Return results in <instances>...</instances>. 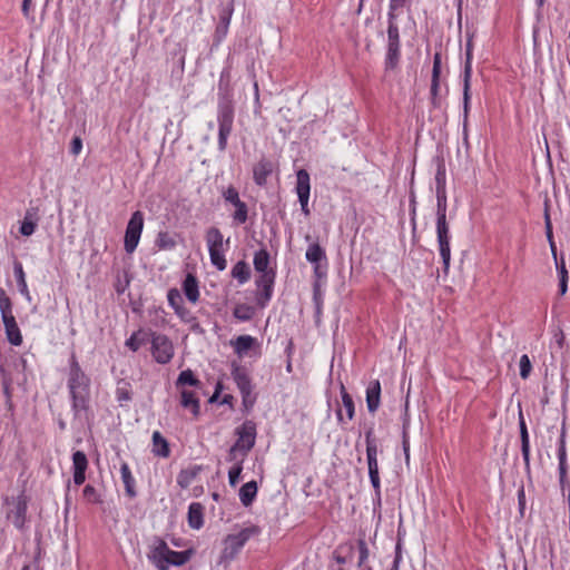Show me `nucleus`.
Masks as SVG:
<instances>
[{
    "label": "nucleus",
    "mask_w": 570,
    "mask_h": 570,
    "mask_svg": "<svg viewBox=\"0 0 570 570\" xmlns=\"http://www.w3.org/2000/svg\"><path fill=\"white\" fill-rule=\"evenodd\" d=\"M261 533L262 528L259 525L250 524L237 533L227 534L223 540L224 548L219 556V563L227 564L235 560L247 541L250 538L258 537Z\"/></svg>",
    "instance_id": "nucleus-4"
},
{
    "label": "nucleus",
    "mask_w": 570,
    "mask_h": 570,
    "mask_svg": "<svg viewBox=\"0 0 570 570\" xmlns=\"http://www.w3.org/2000/svg\"><path fill=\"white\" fill-rule=\"evenodd\" d=\"M223 197L227 203H230L232 205L240 200L238 190L232 185L223 191Z\"/></svg>",
    "instance_id": "nucleus-64"
},
{
    "label": "nucleus",
    "mask_w": 570,
    "mask_h": 570,
    "mask_svg": "<svg viewBox=\"0 0 570 570\" xmlns=\"http://www.w3.org/2000/svg\"><path fill=\"white\" fill-rule=\"evenodd\" d=\"M68 363L67 387L73 421H85L90 430L95 419L91 409V379L82 371L75 351L71 352Z\"/></svg>",
    "instance_id": "nucleus-1"
},
{
    "label": "nucleus",
    "mask_w": 570,
    "mask_h": 570,
    "mask_svg": "<svg viewBox=\"0 0 570 570\" xmlns=\"http://www.w3.org/2000/svg\"><path fill=\"white\" fill-rule=\"evenodd\" d=\"M234 12V1L222 4L218 11V23L214 32V45L218 46L228 32V27Z\"/></svg>",
    "instance_id": "nucleus-17"
},
{
    "label": "nucleus",
    "mask_w": 570,
    "mask_h": 570,
    "mask_svg": "<svg viewBox=\"0 0 570 570\" xmlns=\"http://www.w3.org/2000/svg\"><path fill=\"white\" fill-rule=\"evenodd\" d=\"M140 237L125 234L124 247L126 253L131 254L136 250Z\"/></svg>",
    "instance_id": "nucleus-62"
},
{
    "label": "nucleus",
    "mask_w": 570,
    "mask_h": 570,
    "mask_svg": "<svg viewBox=\"0 0 570 570\" xmlns=\"http://www.w3.org/2000/svg\"><path fill=\"white\" fill-rule=\"evenodd\" d=\"M121 480L125 485V493L129 499H135L138 494L136 490V481L130 471L128 463L122 462L120 465Z\"/></svg>",
    "instance_id": "nucleus-31"
},
{
    "label": "nucleus",
    "mask_w": 570,
    "mask_h": 570,
    "mask_svg": "<svg viewBox=\"0 0 570 570\" xmlns=\"http://www.w3.org/2000/svg\"><path fill=\"white\" fill-rule=\"evenodd\" d=\"M225 250H209L210 263L218 269L224 271L227 266Z\"/></svg>",
    "instance_id": "nucleus-54"
},
{
    "label": "nucleus",
    "mask_w": 570,
    "mask_h": 570,
    "mask_svg": "<svg viewBox=\"0 0 570 570\" xmlns=\"http://www.w3.org/2000/svg\"><path fill=\"white\" fill-rule=\"evenodd\" d=\"M436 237L439 244V252L442 259V271L446 275L451 262V247H450V229L449 224L436 225Z\"/></svg>",
    "instance_id": "nucleus-16"
},
{
    "label": "nucleus",
    "mask_w": 570,
    "mask_h": 570,
    "mask_svg": "<svg viewBox=\"0 0 570 570\" xmlns=\"http://www.w3.org/2000/svg\"><path fill=\"white\" fill-rule=\"evenodd\" d=\"M256 314V307L246 303L236 304L233 316L239 322H249Z\"/></svg>",
    "instance_id": "nucleus-43"
},
{
    "label": "nucleus",
    "mask_w": 570,
    "mask_h": 570,
    "mask_svg": "<svg viewBox=\"0 0 570 570\" xmlns=\"http://www.w3.org/2000/svg\"><path fill=\"white\" fill-rule=\"evenodd\" d=\"M383 450L379 446L366 448V463L368 472H380L379 470V453H382Z\"/></svg>",
    "instance_id": "nucleus-46"
},
{
    "label": "nucleus",
    "mask_w": 570,
    "mask_h": 570,
    "mask_svg": "<svg viewBox=\"0 0 570 570\" xmlns=\"http://www.w3.org/2000/svg\"><path fill=\"white\" fill-rule=\"evenodd\" d=\"M33 209H28L24 214L23 219L20 223L19 233L22 236L29 237L31 236L38 225V217L36 213L32 212Z\"/></svg>",
    "instance_id": "nucleus-38"
},
{
    "label": "nucleus",
    "mask_w": 570,
    "mask_h": 570,
    "mask_svg": "<svg viewBox=\"0 0 570 570\" xmlns=\"http://www.w3.org/2000/svg\"><path fill=\"white\" fill-rule=\"evenodd\" d=\"M557 455H558V461H559V464H558L559 484H560L561 493L563 495L564 491H566V485L568 483V471H569V465H568V461H567V451L558 450Z\"/></svg>",
    "instance_id": "nucleus-37"
},
{
    "label": "nucleus",
    "mask_w": 570,
    "mask_h": 570,
    "mask_svg": "<svg viewBox=\"0 0 570 570\" xmlns=\"http://www.w3.org/2000/svg\"><path fill=\"white\" fill-rule=\"evenodd\" d=\"M230 375L242 396L257 394L254 392V383L247 368L236 361L230 363Z\"/></svg>",
    "instance_id": "nucleus-14"
},
{
    "label": "nucleus",
    "mask_w": 570,
    "mask_h": 570,
    "mask_svg": "<svg viewBox=\"0 0 570 570\" xmlns=\"http://www.w3.org/2000/svg\"><path fill=\"white\" fill-rule=\"evenodd\" d=\"M364 438L366 448H374L380 445V441L376 438L374 431V422L364 425Z\"/></svg>",
    "instance_id": "nucleus-53"
},
{
    "label": "nucleus",
    "mask_w": 570,
    "mask_h": 570,
    "mask_svg": "<svg viewBox=\"0 0 570 570\" xmlns=\"http://www.w3.org/2000/svg\"><path fill=\"white\" fill-rule=\"evenodd\" d=\"M305 257L313 265L314 278H325L328 267L325 249L318 243H312L307 247Z\"/></svg>",
    "instance_id": "nucleus-12"
},
{
    "label": "nucleus",
    "mask_w": 570,
    "mask_h": 570,
    "mask_svg": "<svg viewBox=\"0 0 570 570\" xmlns=\"http://www.w3.org/2000/svg\"><path fill=\"white\" fill-rule=\"evenodd\" d=\"M556 271L558 275V296L562 297L567 294L568 291V282H569V272L567 269L564 255L561 254L553 258Z\"/></svg>",
    "instance_id": "nucleus-24"
},
{
    "label": "nucleus",
    "mask_w": 570,
    "mask_h": 570,
    "mask_svg": "<svg viewBox=\"0 0 570 570\" xmlns=\"http://www.w3.org/2000/svg\"><path fill=\"white\" fill-rule=\"evenodd\" d=\"M234 206L235 212L233 214V219L239 225L245 224L248 219V207L246 203L243 200H238L237 203L234 204Z\"/></svg>",
    "instance_id": "nucleus-48"
},
{
    "label": "nucleus",
    "mask_w": 570,
    "mask_h": 570,
    "mask_svg": "<svg viewBox=\"0 0 570 570\" xmlns=\"http://www.w3.org/2000/svg\"><path fill=\"white\" fill-rule=\"evenodd\" d=\"M436 225L448 224L446 222V180H436Z\"/></svg>",
    "instance_id": "nucleus-22"
},
{
    "label": "nucleus",
    "mask_w": 570,
    "mask_h": 570,
    "mask_svg": "<svg viewBox=\"0 0 570 570\" xmlns=\"http://www.w3.org/2000/svg\"><path fill=\"white\" fill-rule=\"evenodd\" d=\"M311 180H297L296 184V194L298 197V202L308 203L309 194H311Z\"/></svg>",
    "instance_id": "nucleus-51"
},
{
    "label": "nucleus",
    "mask_w": 570,
    "mask_h": 570,
    "mask_svg": "<svg viewBox=\"0 0 570 570\" xmlns=\"http://www.w3.org/2000/svg\"><path fill=\"white\" fill-rule=\"evenodd\" d=\"M167 299L169 306L176 311V308L180 307L184 304L180 292L177 288H170L167 293Z\"/></svg>",
    "instance_id": "nucleus-56"
},
{
    "label": "nucleus",
    "mask_w": 570,
    "mask_h": 570,
    "mask_svg": "<svg viewBox=\"0 0 570 570\" xmlns=\"http://www.w3.org/2000/svg\"><path fill=\"white\" fill-rule=\"evenodd\" d=\"M340 393H341L342 404L346 412L347 420L352 421L355 416L354 400H353L352 395L347 392L344 384H341Z\"/></svg>",
    "instance_id": "nucleus-44"
},
{
    "label": "nucleus",
    "mask_w": 570,
    "mask_h": 570,
    "mask_svg": "<svg viewBox=\"0 0 570 570\" xmlns=\"http://www.w3.org/2000/svg\"><path fill=\"white\" fill-rule=\"evenodd\" d=\"M321 281H322V278H314V281H313V303H314V306L323 305V303H324L323 292H322V288H321L322 287Z\"/></svg>",
    "instance_id": "nucleus-61"
},
{
    "label": "nucleus",
    "mask_w": 570,
    "mask_h": 570,
    "mask_svg": "<svg viewBox=\"0 0 570 570\" xmlns=\"http://www.w3.org/2000/svg\"><path fill=\"white\" fill-rule=\"evenodd\" d=\"M72 480L76 485H81L86 481V471L89 462L86 453L77 450L72 453Z\"/></svg>",
    "instance_id": "nucleus-20"
},
{
    "label": "nucleus",
    "mask_w": 570,
    "mask_h": 570,
    "mask_svg": "<svg viewBox=\"0 0 570 570\" xmlns=\"http://www.w3.org/2000/svg\"><path fill=\"white\" fill-rule=\"evenodd\" d=\"M279 173L281 164L275 154L262 155L253 167V178H267L272 175L278 176Z\"/></svg>",
    "instance_id": "nucleus-15"
},
{
    "label": "nucleus",
    "mask_w": 570,
    "mask_h": 570,
    "mask_svg": "<svg viewBox=\"0 0 570 570\" xmlns=\"http://www.w3.org/2000/svg\"><path fill=\"white\" fill-rule=\"evenodd\" d=\"M397 18L399 13L387 12V41L384 59V68L386 71L395 70L401 61V32Z\"/></svg>",
    "instance_id": "nucleus-5"
},
{
    "label": "nucleus",
    "mask_w": 570,
    "mask_h": 570,
    "mask_svg": "<svg viewBox=\"0 0 570 570\" xmlns=\"http://www.w3.org/2000/svg\"><path fill=\"white\" fill-rule=\"evenodd\" d=\"M291 164L296 178H309L304 159H293Z\"/></svg>",
    "instance_id": "nucleus-60"
},
{
    "label": "nucleus",
    "mask_w": 570,
    "mask_h": 570,
    "mask_svg": "<svg viewBox=\"0 0 570 570\" xmlns=\"http://www.w3.org/2000/svg\"><path fill=\"white\" fill-rule=\"evenodd\" d=\"M206 243L209 250H225L224 249V237L222 232L217 227H209L206 230Z\"/></svg>",
    "instance_id": "nucleus-36"
},
{
    "label": "nucleus",
    "mask_w": 570,
    "mask_h": 570,
    "mask_svg": "<svg viewBox=\"0 0 570 570\" xmlns=\"http://www.w3.org/2000/svg\"><path fill=\"white\" fill-rule=\"evenodd\" d=\"M410 414H409V403H405L404 406V413L402 416V449L404 453V460L405 463L409 464L410 462V436H409V429H410Z\"/></svg>",
    "instance_id": "nucleus-32"
},
{
    "label": "nucleus",
    "mask_w": 570,
    "mask_h": 570,
    "mask_svg": "<svg viewBox=\"0 0 570 570\" xmlns=\"http://www.w3.org/2000/svg\"><path fill=\"white\" fill-rule=\"evenodd\" d=\"M115 394L119 405L125 406L127 402L132 400L131 384L125 379L119 380Z\"/></svg>",
    "instance_id": "nucleus-39"
},
{
    "label": "nucleus",
    "mask_w": 570,
    "mask_h": 570,
    "mask_svg": "<svg viewBox=\"0 0 570 570\" xmlns=\"http://www.w3.org/2000/svg\"><path fill=\"white\" fill-rule=\"evenodd\" d=\"M258 492V485L255 480L244 483L238 492L242 504L246 508L250 507L255 501Z\"/></svg>",
    "instance_id": "nucleus-33"
},
{
    "label": "nucleus",
    "mask_w": 570,
    "mask_h": 570,
    "mask_svg": "<svg viewBox=\"0 0 570 570\" xmlns=\"http://www.w3.org/2000/svg\"><path fill=\"white\" fill-rule=\"evenodd\" d=\"M202 471H204V466L198 464L181 469L177 475V484L181 489L189 488Z\"/></svg>",
    "instance_id": "nucleus-30"
},
{
    "label": "nucleus",
    "mask_w": 570,
    "mask_h": 570,
    "mask_svg": "<svg viewBox=\"0 0 570 570\" xmlns=\"http://www.w3.org/2000/svg\"><path fill=\"white\" fill-rule=\"evenodd\" d=\"M519 368L521 379L527 380L532 372V363L527 354L520 357Z\"/></svg>",
    "instance_id": "nucleus-57"
},
{
    "label": "nucleus",
    "mask_w": 570,
    "mask_h": 570,
    "mask_svg": "<svg viewBox=\"0 0 570 570\" xmlns=\"http://www.w3.org/2000/svg\"><path fill=\"white\" fill-rule=\"evenodd\" d=\"M441 72H442V53L436 51L433 56V67L431 75L430 86V102L434 109H440L442 106L441 90Z\"/></svg>",
    "instance_id": "nucleus-13"
},
{
    "label": "nucleus",
    "mask_w": 570,
    "mask_h": 570,
    "mask_svg": "<svg viewBox=\"0 0 570 570\" xmlns=\"http://www.w3.org/2000/svg\"><path fill=\"white\" fill-rule=\"evenodd\" d=\"M243 456H240L239 461H237L228 471V482L232 488H235L242 479L243 472Z\"/></svg>",
    "instance_id": "nucleus-47"
},
{
    "label": "nucleus",
    "mask_w": 570,
    "mask_h": 570,
    "mask_svg": "<svg viewBox=\"0 0 570 570\" xmlns=\"http://www.w3.org/2000/svg\"><path fill=\"white\" fill-rule=\"evenodd\" d=\"M155 245L160 250H170L176 247L177 243L168 232H159Z\"/></svg>",
    "instance_id": "nucleus-45"
},
{
    "label": "nucleus",
    "mask_w": 570,
    "mask_h": 570,
    "mask_svg": "<svg viewBox=\"0 0 570 570\" xmlns=\"http://www.w3.org/2000/svg\"><path fill=\"white\" fill-rule=\"evenodd\" d=\"M371 485L374 490L377 504H381V479L380 472H368Z\"/></svg>",
    "instance_id": "nucleus-58"
},
{
    "label": "nucleus",
    "mask_w": 570,
    "mask_h": 570,
    "mask_svg": "<svg viewBox=\"0 0 570 570\" xmlns=\"http://www.w3.org/2000/svg\"><path fill=\"white\" fill-rule=\"evenodd\" d=\"M13 274H14L20 294L28 302H31L32 298H31V295H30V292H29V288H28L27 282H26V274L23 271V266H22L21 262H19L18 259L13 261Z\"/></svg>",
    "instance_id": "nucleus-35"
},
{
    "label": "nucleus",
    "mask_w": 570,
    "mask_h": 570,
    "mask_svg": "<svg viewBox=\"0 0 570 570\" xmlns=\"http://www.w3.org/2000/svg\"><path fill=\"white\" fill-rule=\"evenodd\" d=\"M29 504V498L24 490L17 497H4L3 505H8L9 509L6 511V519L13 524L16 529L21 532L27 530V510Z\"/></svg>",
    "instance_id": "nucleus-7"
},
{
    "label": "nucleus",
    "mask_w": 570,
    "mask_h": 570,
    "mask_svg": "<svg viewBox=\"0 0 570 570\" xmlns=\"http://www.w3.org/2000/svg\"><path fill=\"white\" fill-rule=\"evenodd\" d=\"M154 335V331L139 328L134 332L130 337H128L125 342L126 347H128L132 352H137L140 346L150 343L151 337Z\"/></svg>",
    "instance_id": "nucleus-25"
},
{
    "label": "nucleus",
    "mask_w": 570,
    "mask_h": 570,
    "mask_svg": "<svg viewBox=\"0 0 570 570\" xmlns=\"http://www.w3.org/2000/svg\"><path fill=\"white\" fill-rule=\"evenodd\" d=\"M409 205H410V218L413 225V229H415V216H416V195L414 190V180H410L409 184Z\"/></svg>",
    "instance_id": "nucleus-52"
},
{
    "label": "nucleus",
    "mask_w": 570,
    "mask_h": 570,
    "mask_svg": "<svg viewBox=\"0 0 570 570\" xmlns=\"http://www.w3.org/2000/svg\"><path fill=\"white\" fill-rule=\"evenodd\" d=\"M150 344V353L156 363L165 365L173 360L175 347L166 334L154 332Z\"/></svg>",
    "instance_id": "nucleus-10"
},
{
    "label": "nucleus",
    "mask_w": 570,
    "mask_h": 570,
    "mask_svg": "<svg viewBox=\"0 0 570 570\" xmlns=\"http://www.w3.org/2000/svg\"><path fill=\"white\" fill-rule=\"evenodd\" d=\"M271 254L266 247H262L254 254V269L257 273H268L269 271H276L275 267H269Z\"/></svg>",
    "instance_id": "nucleus-34"
},
{
    "label": "nucleus",
    "mask_w": 570,
    "mask_h": 570,
    "mask_svg": "<svg viewBox=\"0 0 570 570\" xmlns=\"http://www.w3.org/2000/svg\"><path fill=\"white\" fill-rule=\"evenodd\" d=\"M230 345L239 357L249 355V352H254V355H261V344L252 335H239L230 341Z\"/></svg>",
    "instance_id": "nucleus-18"
},
{
    "label": "nucleus",
    "mask_w": 570,
    "mask_h": 570,
    "mask_svg": "<svg viewBox=\"0 0 570 570\" xmlns=\"http://www.w3.org/2000/svg\"><path fill=\"white\" fill-rule=\"evenodd\" d=\"M232 63L229 59L223 68L218 86H217V122H218V139L217 146L219 151H225L227 148L228 137L233 131L235 119V101L234 89L232 86Z\"/></svg>",
    "instance_id": "nucleus-2"
},
{
    "label": "nucleus",
    "mask_w": 570,
    "mask_h": 570,
    "mask_svg": "<svg viewBox=\"0 0 570 570\" xmlns=\"http://www.w3.org/2000/svg\"><path fill=\"white\" fill-rule=\"evenodd\" d=\"M82 495L89 503H94V504L102 503L101 495L98 493L96 488L91 484L85 485V488L82 489Z\"/></svg>",
    "instance_id": "nucleus-55"
},
{
    "label": "nucleus",
    "mask_w": 570,
    "mask_h": 570,
    "mask_svg": "<svg viewBox=\"0 0 570 570\" xmlns=\"http://www.w3.org/2000/svg\"><path fill=\"white\" fill-rule=\"evenodd\" d=\"M204 505L199 502H191L188 507L187 522L194 530H199L204 525Z\"/></svg>",
    "instance_id": "nucleus-29"
},
{
    "label": "nucleus",
    "mask_w": 570,
    "mask_h": 570,
    "mask_svg": "<svg viewBox=\"0 0 570 570\" xmlns=\"http://www.w3.org/2000/svg\"><path fill=\"white\" fill-rule=\"evenodd\" d=\"M236 441L234 442L237 448H240V456L245 459L252 449L255 446L257 438V424L254 420H245L234 431Z\"/></svg>",
    "instance_id": "nucleus-8"
},
{
    "label": "nucleus",
    "mask_w": 570,
    "mask_h": 570,
    "mask_svg": "<svg viewBox=\"0 0 570 570\" xmlns=\"http://www.w3.org/2000/svg\"><path fill=\"white\" fill-rule=\"evenodd\" d=\"M187 46L183 42H177L169 56L173 61V75L181 76L185 71Z\"/></svg>",
    "instance_id": "nucleus-23"
},
{
    "label": "nucleus",
    "mask_w": 570,
    "mask_h": 570,
    "mask_svg": "<svg viewBox=\"0 0 570 570\" xmlns=\"http://www.w3.org/2000/svg\"><path fill=\"white\" fill-rule=\"evenodd\" d=\"M472 41L468 40L463 69V128H466L471 104Z\"/></svg>",
    "instance_id": "nucleus-11"
},
{
    "label": "nucleus",
    "mask_w": 570,
    "mask_h": 570,
    "mask_svg": "<svg viewBox=\"0 0 570 570\" xmlns=\"http://www.w3.org/2000/svg\"><path fill=\"white\" fill-rule=\"evenodd\" d=\"M144 228V214L140 210H136L131 214L130 219L127 224L125 234L139 236Z\"/></svg>",
    "instance_id": "nucleus-42"
},
{
    "label": "nucleus",
    "mask_w": 570,
    "mask_h": 570,
    "mask_svg": "<svg viewBox=\"0 0 570 570\" xmlns=\"http://www.w3.org/2000/svg\"><path fill=\"white\" fill-rule=\"evenodd\" d=\"M276 281V271H269L268 273H258L255 278V286L257 291L255 293V303L259 308H265L269 304Z\"/></svg>",
    "instance_id": "nucleus-9"
},
{
    "label": "nucleus",
    "mask_w": 570,
    "mask_h": 570,
    "mask_svg": "<svg viewBox=\"0 0 570 570\" xmlns=\"http://www.w3.org/2000/svg\"><path fill=\"white\" fill-rule=\"evenodd\" d=\"M181 289L186 298L195 304L199 299V286L197 277L188 273L181 284Z\"/></svg>",
    "instance_id": "nucleus-26"
},
{
    "label": "nucleus",
    "mask_w": 570,
    "mask_h": 570,
    "mask_svg": "<svg viewBox=\"0 0 570 570\" xmlns=\"http://www.w3.org/2000/svg\"><path fill=\"white\" fill-rule=\"evenodd\" d=\"M382 386L379 380L368 382L365 391L366 407L370 414L374 415L381 406Z\"/></svg>",
    "instance_id": "nucleus-21"
},
{
    "label": "nucleus",
    "mask_w": 570,
    "mask_h": 570,
    "mask_svg": "<svg viewBox=\"0 0 570 570\" xmlns=\"http://www.w3.org/2000/svg\"><path fill=\"white\" fill-rule=\"evenodd\" d=\"M357 550H358V561L357 567H364L366 563L370 550L365 540V533L363 532L361 537L357 539Z\"/></svg>",
    "instance_id": "nucleus-49"
},
{
    "label": "nucleus",
    "mask_w": 570,
    "mask_h": 570,
    "mask_svg": "<svg viewBox=\"0 0 570 570\" xmlns=\"http://www.w3.org/2000/svg\"><path fill=\"white\" fill-rule=\"evenodd\" d=\"M257 397H258V394L242 396V412L245 415H248L253 411V409L257 402Z\"/></svg>",
    "instance_id": "nucleus-59"
},
{
    "label": "nucleus",
    "mask_w": 570,
    "mask_h": 570,
    "mask_svg": "<svg viewBox=\"0 0 570 570\" xmlns=\"http://www.w3.org/2000/svg\"><path fill=\"white\" fill-rule=\"evenodd\" d=\"M413 0H390L389 11L392 13H397L400 9L406 8L410 9Z\"/></svg>",
    "instance_id": "nucleus-63"
},
{
    "label": "nucleus",
    "mask_w": 570,
    "mask_h": 570,
    "mask_svg": "<svg viewBox=\"0 0 570 570\" xmlns=\"http://www.w3.org/2000/svg\"><path fill=\"white\" fill-rule=\"evenodd\" d=\"M180 405L190 410L195 417L200 414V400L194 391L183 389L180 391Z\"/></svg>",
    "instance_id": "nucleus-27"
},
{
    "label": "nucleus",
    "mask_w": 570,
    "mask_h": 570,
    "mask_svg": "<svg viewBox=\"0 0 570 570\" xmlns=\"http://www.w3.org/2000/svg\"><path fill=\"white\" fill-rule=\"evenodd\" d=\"M13 303L6 291L0 287V313L8 342L13 346L22 344V334L12 313Z\"/></svg>",
    "instance_id": "nucleus-6"
},
{
    "label": "nucleus",
    "mask_w": 570,
    "mask_h": 570,
    "mask_svg": "<svg viewBox=\"0 0 570 570\" xmlns=\"http://www.w3.org/2000/svg\"><path fill=\"white\" fill-rule=\"evenodd\" d=\"M230 275L242 285L250 279L252 271L247 262L238 261L232 268Z\"/></svg>",
    "instance_id": "nucleus-40"
},
{
    "label": "nucleus",
    "mask_w": 570,
    "mask_h": 570,
    "mask_svg": "<svg viewBox=\"0 0 570 570\" xmlns=\"http://www.w3.org/2000/svg\"><path fill=\"white\" fill-rule=\"evenodd\" d=\"M151 452L155 456L167 459L170 455V444L167 439L159 432L154 431L151 435Z\"/></svg>",
    "instance_id": "nucleus-28"
},
{
    "label": "nucleus",
    "mask_w": 570,
    "mask_h": 570,
    "mask_svg": "<svg viewBox=\"0 0 570 570\" xmlns=\"http://www.w3.org/2000/svg\"><path fill=\"white\" fill-rule=\"evenodd\" d=\"M154 547L147 554L148 560L157 568V570H168L169 567L185 566L196 553L190 547L183 551L171 550L166 541L160 537L154 538Z\"/></svg>",
    "instance_id": "nucleus-3"
},
{
    "label": "nucleus",
    "mask_w": 570,
    "mask_h": 570,
    "mask_svg": "<svg viewBox=\"0 0 570 570\" xmlns=\"http://www.w3.org/2000/svg\"><path fill=\"white\" fill-rule=\"evenodd\" d=\"M544 233H546L547 240L549 243L552 258H557L558 252H557V245H556L554 236H553V227H552L551 217H547V223H544Z\"/></svg>",
    "instance_id": "nucleus-50"
},
{
    "label": "nucleus",
    "mask_w": 570,
    "mask_h": 570,
    "mask_svg": "<svg viewBox=\"0 0 570 570\" xmlns=\"http://www.w3.org/2000/svg\"><path fill=\"white\" fill-rule=\"evenodd\" d=\"M176 387L180 386H191V387H202V381L195 375L194 371L190 368L184 370L178 374L176 380Z\"/></svg>",
    "instance_id": "nucleus-41"
},
{
    "label": "nucleus",
    "mask_w": 570,
    "mask_h": 570,
    "mask_svg": "<svg viewBox=\"0 0 570 570\" xmlns=\"http://www.w3.org/2000/svg\"><path fill=\"white\" fill-rule=\"evenodd\" d=\"M518 423H519V432H520V442H521V453L524 462V471L528 475V478H531V464H530V436L528 426L522 413V410H519V416H518Z\"/></svg>",
    "instance_id": "nucleus-19"
}]
</instances>
